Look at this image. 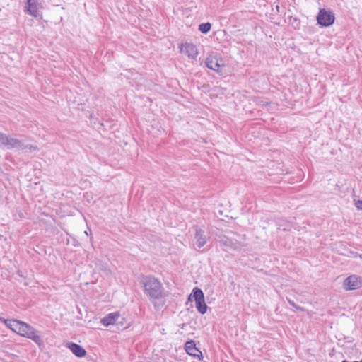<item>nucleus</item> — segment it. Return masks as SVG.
Returning a JSON list of instances; mask_svg holds the SVG:
<instances>
[{
  "mask_svg": "<svg viewBox=\"0 0 362 362\" xmlns=\"http://www.w3.org/2000/svg\"><path fill=\"white\" fill-rule=\"evenodd\" d=\"M124 320H117L118 322H115V325H116L119 326V328L120 327H123V326H124V323H123Z\"/></svg>",
  "mask_w": 362,
  "mask_h": 362,
  "instance_id": "24",
  "label": "nucleus"
},
{
  "mask_svg": "<svg viewBox=\"0 0 362 362\" xmlns=\"http://www.w3.org/2000/svg\"><path fill=\"white\" fill-rule=\"evenodd\" d=\"M216 59L218 61V64H224L223 59L221 57H218L216 56Z\"/></svg>",
  "mask_w": 362,
  "mask_h": 362,
  "instance_id": "26",
  "label": "nucleus"
},
{
  "mask_svg": "<svg viewBox=\"0 0 362 362\" xmlns=\"http://www.w3.org/2000/svg\"><path fill=\"white\" fill-rule=\"evenodd\" d=\"M8 325H7V327L12 330L13 332L21 335L22 332H23V328H27L26 322L18 320L12 319L11 321H8Z\"/></svg>",
  "mask_w": 362,
  "mask_h": 362,
  "instance_id": "10",
  "label": "nucleus"
},
{
  "mask_svg": "<svg viewBox=\"0 0 362 362\" xmlns=\"http://www.w3.org/2000/svg\"><path fill=\"white\" fill-rule=\"evenodd\" d=\"M358 362H362V360H361V361H358Z\"/></svg>",
  "mask_w": 362,
  "mask_h": 362,
  "instance_id": "31",
  "label": "nucleus"
},
{
  "mask_svg": "<svg viewBox=\"0 0 362 362\" xmlns=\"http://www.w3.org/2000/svg\"><path fill=\"white\" fill-rule=\"evenodd\" d=\"M118 320H124V317L121 316L119 312H115L106 315L103 318L101 319L100 322L105 327H108L110 325H115V322H118Z\"/></svg>",
  "mask_w": 362,
  "mask_h": 362,
  "instance_id": "9",
  "label": "nucleus"
},
{
  "mask_svg": "<svg viewBox=\"0 0 362 362\" xmlns=\"http://www.w3.org/2000/svg\"><path fill=\"white\" fill-rule=\"evenodd\" d=\"M288 300V302L289 303L290 305H291L292 307L295 308L296 310H300V311H303L304 310V308L296 305L293 300H291V299H287Z\"/></svg>",
  "mask_w": 362,
  "mask_h": 362,
  "instance_id": "19",
  "label": "nucleus"
},
{
  "mask_svg": "<svg viewBox=\"0 0 362 362\" xmlns=\"http://www.w3.org/2000/svg\"><path fill=\"white\" fill-rule=\"evenodd\" d=\"M66 347L69 348L71 352L77 357L82 358L86 355V349L81 345L74 343L69 342L66 344Z\"/></svg>",
  "mask_w": 362,
  "mask_h": 362,
  "instance_id": "11",
  "label": "nucleus"
},
{
  "mask_svg": "<svg viewBox=\"0 0 362 362\" xmlns=\"http://www.w3.org/2000/svg\"><path fill=\"white\" fill-rule=\"evenodd\" d=\"M37 0H27L25 4H34V3L37 4Z\"/></svg>",
  "mask_w": 362,
  "mask_h": 362,
  "instance_id": "25",
  "label": "nucleus"
},
{
  "mask_svg": "<svg viewBox=\"0 0 362 362\" xmlns=\"http://www.w3.org/2000/svg\"><path fill=\"white\" fill-rule=\"evenodd\" d=\"M24 8V11L28 14L35 18H37L39 16V11L37 9L36 3L25 4Z\"/></svg>",
  "mask_w": 362,
  "mask_h": 362,
  "instance_id": "15",
  "label": "nucleus"
},
{
  "mask_svg": "<svg viewBox=\"0 0 362 362\" xmlns=\"http://www.w3.org/2000/svg\"><path fill=\"white\" fill-rule=\"evenodd\" d=\"M205 66L207 68L216 71L221 76L225 74V64H218V61L216 59V56L210 55L206 57L205 59Z\"/></svg>",
  "mask_w": 362,
  "mask_h": 362,
  "instance_id": "6",
  "label": "nucleus"
},
{
  "mask_svg": "<svg viewBox=\"0 0 362 362\" xmlns=\"http://www.w3.org/2000/svg\"><path fill=\"white\" fill-rule=\"evenodd\" d=\"M343 286L346 291L358 289L362 287L361 279L356 275H351L344 279Z\"/></svg>",
  "mask_w": 362,
  "mask_h": 362,
  "instance_id": "7",
  "label": "nucleus"
},
{
  "mask_svg": "<svg viewBox=\"0 0 362 362\" xmlns=\"http://www.w3.org/2000/svg\"><path fill=\"white\" fill-rule=\"evenodd\" d=\"M24 146H27L26 148H28L30 149V151H35L37 149V146H33L32 144H28V145H24Z\"/></svg>",
  "mask_w": 362,
  "mask_h": 362,
  "instance_id": "21",
  "label": "nucleus"
},
{
  "mask_svg": "<svg viewBox=\"0 0 362 362\" xmlns=\"http://www.w3.org/2000/svg\"><path fill=\"white\" fill-rule=\"evenodd\" d=\"M355 206L358 210L362 211V200H360V199L357 200L355 202Z\"/></svg>",
  "mask_w": 362,
  "mask_h": 362,
  "instance_id": "20",
  "label": "nucleus"
},
{
  "mask_svg": "<svg viewBox=\"0 0 362 362\" xmlns=\"http://www.w3.org/2000/svg\"><path fill=\"white\" fill-rule=\"evenodd\" d=\"M139 283L144 288V293L151 300H153L156 309H159L164 305V302L160 304L154 301L165 298L166 296L164 288L157 278L152 275L142 276Z\"/></svg>",
  "mask_w": 362,
  "mask_h": 362,
  "instance_id": "1",
  "label": "nucleus"
},
{
  "mask_svg": "<svg viewBox=\"0 0 362 362\" xmlns=\"http://www.w3.org/2000/svg\"><path fill=\"white\" fill-rule=\"evenodd\" d=\"M276 9H277V11H279V6L278 5L276 6Z\"/></svg>",
  "mask_w": 362,
  "mask_h": 362,
  "instance_id": "30",
  "label": "nucleus"
},
{
  "mask_svg": "<svg viewBox=\"0 0 362 362\" xmlns=\"http://www.w3.org/2000/svg\"><path fill=\"white\" fill-rule=\"evenodd\" d=\"M6 147L8 149H26L27 146H24V144L21 140L9 137Z\"/></svg>",
  "mask_w": 362,
  "mask_h": 362,
  "instance_id": "13",
  "label": "nucleus"
},
{
  "mask_svg": "<svg viewBox=\"0 0 362 362\" xmlns=\"http://www.w3.org/2000/svg\"><path fill=\"white\" fill-rule=\"evenodd\" d=\"M8 321H11V320H8V319H4L1 317H0V322H2L3 323H4V325L7 327V325H8Z\"/></svg>",
  "mask_w": 362,
  "mask_h": 362,
  "instance_id": "22",
  "label": "nucleus"
},
{
  "mask_svg": "<svg viewBox=\"0 0 362 362\" xmlns=\"http://www.w3.org/2000/svg\"><path fill=\"white\" fill-rule=\"evenodd\" d=\"M8 321H11V320H8V319H4L1 317H0V322H2L3 323H4V325L7 327V325H8Z\"/></svg>",
  "mask_w": 362,
  "mask_h": 362,
  "instance_id": "23",
  "label": "nucleus"
},
{
  "mask_svg": "<svg viewBox=\"0 0 362 362\" xmlns=\"http://www.w3.org/2000/svg\"><path fill=\"white\" fill-rule=\"evenodd\" d=\"M17 274H18V276H21V277H23V273H22V272H21V271H20V270H18V271L17 272Z\"/></svg>",
  "mask_w": 362,
  "mask_h": 362,
  "instance_id": "28",
  "label": "nucleus"
},
{
  "mask_svg": "<svg viewBox=\"0 0 362 362\" xmlns=\"http://www.w3.org/2000/svg\"><path fill=\"white\" fill-rule=\"evenodd\" d=\"M187 326V324L186 323H182V324H180L179 325V327L181 328V329H185Z\"/></svg>",
  "mask_w": 362,
  "mask_h": 362,
  "instance_id": "27",
  "label": "nucleus"
},
{
  "mask_svg": "<svg viewBox=\"0 0 362 362\" xmlns=\"http://www.w3.org/2000/svg\"><path fill=\"white\" fill-rule=\"evenodd\" d=\"M8 138H9L8 136H7L6 134H5L2 132H0V143L2 145L7 146Z\"/></svg>",
  "mask_w": 362,
  "mask_h": 362,
  "instance_id": "18",
  "label": "nucleus"
},
{
  "mask_svg": "<svg viewBox=\"0 0 362 362\" xmlns=\"http://www.w3.org/2000/svg\"><path fill=\"white\" fill-rule=\"evenodd\" d=\"M356 255H358L359 257V258L362 259V254H358V255L357 253H356Z\"/></svg>",
  "mask_w": 362,
  "mask_h": 362,
  "instance_id": "29",
  "label": "nucleus"
},
{
  "mask_svg": "<svg viewBox=\"0 0 362 362\" xmlns=\"http://www.w3.org/2000/svg\"><path fill=\"white\" fill-rule=\"evenodd\" d=\"M195 302V307L197 311L204 315L206 313L208 306L204 300V294L202 290L198 287L193 288L191 294L188 296V300Z\"/></svg>",
  "mask_w": 362,
  "mask_h": 362,
  "instance_id": "2",
  "label": "nucleus"
},
{
  "mask_svg": "<svg viewBox=\"0 0 362 362\" xmlns=\"http://www.w3.org/2000/svg\"><path fill=\"white\" fill-rule=\"evenodd\" d=\"M204 232L201 229L196 228L194 238L196 239V245L199 248L202 247L206 243V238Z\"/></svg>",
  "mask_w": 362,
  "mask_h": 362,
  "instance_id": "12",
  "label": "nucleus"
},
{
  "mask_svg": "<svg viewBox=\"0 0 362 362\" xmlns=\"http://www.w3.org/2000/svg\"><path fill=\"white\" fill-rule=\"evenodd\" d=\"M288 23L294 28V29H300L301 25L300 21L297 17L290 16L288 18Z\"/></svg>",
  "mask_w": 362,
  "mask_h": 362,
  "instance_id": "17",
  "label": "nucleus"
},
{
  "mask_svg": "<svg viewBox=\"0 0 362 362\" xmlns=\"http://www.w3.org/2000/svg\"><path fill=\"white\" fill-rule=\"evenodd\" d=\"M317 25L320 28H328L332 25L335 21V16L333 11L328 8H320L316 16Z\"/></svg>",
  "mask_w": 362,
  "mask_h": 362,
  "instance_id": "3",
  "label": "nucleus"
},
{
  "mask_svg": "<svg viewBox=\"0 0 362 362\" xmlns=\"http://www.w3.org/2000/svg\"><path fill=\"white\" fill-rule=\"evenodd\" d=\"M185 349L189 355L197 357L199 360L203 359L202 353L198 348H197L196 343L194 340L191 339L187 341L185 344Z\"/></svg>",
  "mask_w": 362,
  "mask_h": 362,
  "instance_id": "8",
  "label": "nucleus"
},
{
  "mask_svg": "<svg viewBox=\"0 0 362 362\" xmlns=\"http://www.w3.org/2000/svg\"><path fill=\"white\" fill-rule=\"evenodd\" d=\"M211 23L209 22L202 23L199 25V30L203 34H207L211 29Z\"/></svg>",
  "mask_w": 362,
  "mask_h": 362,
  "instance_id": "16",
  "label": "nucleus"
},
{
  "mask_svg": "<svg viewBox=\"0 0 362 362\" xmlns=\"http://www.w3.org/2000/svg\"><path fill=\"white\" fill-rule=\"evenodd\" d=\"M218 243L221 247H226L225 250H240L244 247L242 243L235 239L229 238L226 235L220 237Z\"/></svg>",
  "mask_w": 362,
  "mask_h": 362,
  "instance_id": "4",
  "label": "nucleus"
},
{
  "mask_svg": "<svg viewBox=\"0 0 362 362\" xmlns=\"http://www.w3.org/2000/svg\"><path fill=\"white\" fill-rule=\"evenodd\" d=\"M185 53L192 59H196L198 51L197 47L192 43H186L185 46Z\"/></svg>",
  "mask_w": 362,
  "mask_h": 362,
  "instance_id": "14",
  "label": "nucleus"
},
{
  "mask_svg": "<svg viewBox=\"0 0 362 362\" xmlns=\"http://www.w3.org/2000/svg\"><path fill=\"white\" fill-rule=\"evenodd\" d=\"M27 328H23V332H22V337L28 338L35 342L38 346H41L43 344V341L40 335L39 331L36 330L31 325L26 323Z\"/></svg>",
  "mask_w": 362,
  "mask_h": 362,
  "instance_id": "5",
  "label": "nucleus"
}]
</instances>
